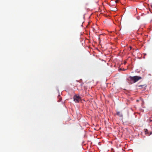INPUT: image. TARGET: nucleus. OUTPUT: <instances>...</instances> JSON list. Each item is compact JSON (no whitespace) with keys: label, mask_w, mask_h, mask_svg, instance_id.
<instances>
[{"label":"nucleus","mask_w":152,"mask_h":152,"mask_svg":"<svg viewBox=\"0 0 152 152\" xmlns=\"http://www.w3.org/2000/svg\"><path fill=\"white\" fill-rule=\"evenodd\" d=\"M58 98L59 99V101H60L61 100V97L60 95H58Z\"/></svg>","instance_id":"39448f33"},{"label":"nucleus","mask_w":152,"mask_h":152,"mask_svg":"<svg viewBox=\"0 0 152 152\" xmlns=\"http://www.w3.org/2000/svg\"><path fill=\"white\" fill-rule=\"evenodd\" d=\"M145 131V134L148 133V130L147 129Z\"/></svg>","instance_id":"423d86ee"},{"label":"nucleus","mask_w":152,"mask_h":152,"mask_svg":"<svg viewBox=\"0 0 152 152\" xmlns=\"http://www.w3.org/2000/svg\"><path fill=\"white\" fill-rule=\"evenodd\" d=\"M130 48L131 49V48H132V47H130Z\"/></svg>","instance_id":"1a4fd4ad"},{"label":"nucleus","mask_w":152,"mask_h":152,"mask_svg":"<svg viewBox=\"0 0 152 152\" xmlns=\"http://www.w3.org/2000/svg\"><path fill=\"white\" fill-rule=\"evenodd\" d=\"M123 70H124V71H125L126 69H123Z\"/></svg>","instance_id":"6e6552de"},{"label":"nucleus","mask_w":152,"mask_h":152,"mask_svg":"<svg viewBox=\"0 0 152 152\" xmlns=\"http://www.w3.org/2000/svg\"><path fill=\"white\" fill-rule=\"evenodd\" d=\"M151 121H152V120Z\"/></svg>","instance_id":"9d476101"},{"label":"nucleus","mask_w":152,"mask_h":152,"mask_svg":"<svg viewBox=\"0 0 152 152\" xmlns=\"http://www.w3.org/2000/svg\"><path fill=\"white\" fill-rule=\"evenodd\" d=\"M138 87H140V88H145L146 87V85H140L138 86Z\"/></svg>","instance_id":"20e7f679"},{"label":"nucleus","mask_w":152,"mask_h":152,"mask_svg":"<svg viewBox=\"0 0 152 152\" xmlns=\"http://www.w3.org/2000/svg\"><path fill=\"white\" fill-rule=\"evenodd\" d=\"M129 78L130 80L132 81L134 83L137 82L139 80L142 79L141 77L138 76H135L133 77L130 76Z\"/></svg>","instance_id":"f257e3e1"},{"label":"nucleus","mask_w":152,"mask_h":152,"mask_svg":"<svg viewBox=\"0 0 152 152\" xmlns=\"http://www.w3.org/2000/svg\"><path fill=\"white\" fill-rule=\"evenodd\" d=\"M74 100L75 102H78L80 100V97L79 96L75 95L73 97Z\"/></svg>","instance_id":"f03ea898"},{"label":"nucleus","mask_w":152,"mask_h":152,"mask_svg":"<svg viewBox=\"0 0 152 152\" xmlns=\"http://www.w3.org/2000/svg\"><path fill=\"white\" fill-rule=\"evenodd\" d=\"M152 134V132H151L149 134H148L149 135H150Z\"/></svg>","instance_id":"0eeeda50"},{"label":"nucleus","mask_w":152,"mask_h":152,"mask_svg":"<svg viewBox=\"0 0 152 152\" xmlns=\"http://www.w3.org/2000/svg\"><path fill=\"white\" fill-rule=\"evenodd\" d=\"M116 115L120 117H122L123 114L122 113L120 112H117L116 113Z\"/></svg>","instance_id":"7ed1b4c3"}]
</instances>
